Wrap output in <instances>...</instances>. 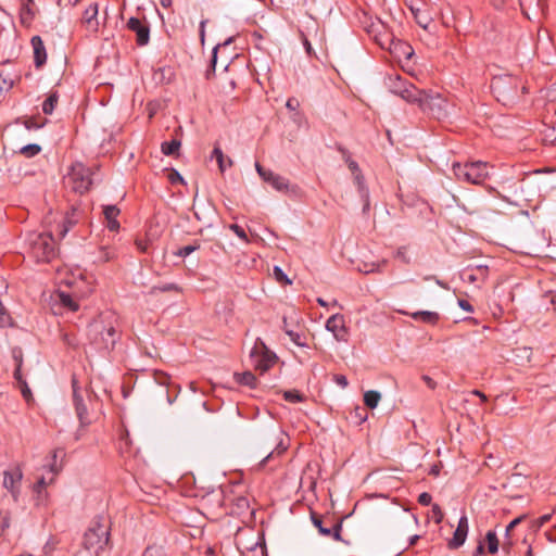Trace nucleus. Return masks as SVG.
Masks as SVG:
<instances>
[{"label": "nucleus", "mask_w": 556, "mask_h": 556, "mask_svg": "<svg viewBox=\"0 0 556 556\" xmlns=\"http://www.w3.org/2000/svg\"><path fill=\"white\" fill-rule=\"evenodd\" d=\"M386 85L392 93L408 103L417 104L422 112L435 118H441L446 113L447 102L441 94L420 90L400 75H390Z\"/></svg>", "instance_id": "nucleus-1"}, {"label": "nucleus", "mask_w": 556, "mask_h": 556, "mask_svg": "<svg viewBox=\"0 0 556 556\" xmlns=\"http://www.w3.org/2000/svg\"><path fill=\"white\" fill-rule=\"evenodd\" d=\"M110 544V527L106 526L101 518H97L91 522L83 539L85 549L99 556Z\"/></svg>", "instance_id": "nucleus-2"}, {"label": "nucleus", "mask_w": 556, "mask_h": 556, "mask_svg": "<svg viewBox=\"0 0 556 556\" xmlns=\"http://www.w3.org/2000/svg\"><path fill=\"white\" fill-rule=\"evenodd\" d=\"M489 164L482 161L454 163L453 173L460 182L482 185L489 177Z\"/></svg>", "instance_id": "nucleus-3"}, {"label": "nucleus", "mask_w": 556, "mask_h": 556, "mask_svg": "<svg viewBox=\"0 0 556 556\" xmlns=\"http://www.w3.org/2000/svg\"><path fill=\"white\" fill-rule=\"evenodd\" d=\"M364 30L375 40L382 49L391 50L394 38L387 25L378 17H372L366 12L361 17Z\"/></svg>", "instance_id": "nucleus-4"}, {"label": "nucleus", "mask_w": 556, "mask_h": 556, "mask_svg": "<svg viewBox=\"0 0 556 556\" xmlns=\"http://www.w3.org/2000/svg\"><path fill=\"white\" fill-rule=\"evenodd\" d=\"M519 78L511 75L496 76L491 81V89L496 99L504 105L518 98Z\"/></svg>", "instance_id": "nucleus-5"}, {"label": "nucleus", "mask_w": 556, "mask_h": 556, "mask_svg": "<svg viewBox=\"0 0 556 556\" xmlns=\"http://www.w3.org/2000/svg\"><path fill=\"white\" fill-rule=\"evenodd\" d=\"M31 255L37 262H50L56 254L53 237L50 233H34L29 238Z\"/></svg>", "instance_id": "nucleus-6"}, {"label": "nucleus", "mask_w": 556, "mask_h": 556, "mask_svg": "<svg viewBox=\"0 0 556 556\" xmlns=\"http://www.w3.org/2000/svg\"><path fill=\"white\" fill-rule=\"evenodd\" d=\"M67 185L80 194L87 192L92 184L91 170L83 163H75L66 177Z\"/></svg>", "instance_id": "nucleus-7"}, {"label": "nucleus", "mask_w": 556, "mask_h": 556, "mask_svg": "<svg viewBox=\"0 0 556 556\" xmlns=\"http://www.w3.org/2000/svg\"><path fill=\"white\" fill-rule=\"evenodd\" d=\"M255 369L261 372L267 371L276 363V355L267 350L263 342L255 344L251 352Z\"/></svg>", "instance_id": "nucleus-8"}, {"label": "nucleus", "mask_w": 556, "mask_h": 556, "mask_svg": "<svg viewBox=\"0 0 556 556\" xmlns=\"http://www.w3.org/2000/svg\"><path fill=\"white\" fill-rule=\"evenodd\" d=\"M22 479L23 472L18 466L3 471L2 485L12 494L14 501H17L18 498Z\"/></svg>", "instance_id": "nucleus-9"}, {"label": "nucleus", "mask_w": 556, "mask_h": 556, "mask_svg": "<svg viewBox=\"0 0 556 556\" xmlns=\"http://www.w3.org/2000/svg\"><path fill=\"white\" fill-rule=\"evenodd\" d=\"M313 525L318 529L319 533L324 536H331L336 541H341V522L330 521V526H326V520L319 515L312 513L311 515Z\"/></svg>", "instance_id": "nucleus-10"}, {"label": "nucleus", "mask_w": 556, "mask_h": 556, "mask_svg": "<svg viewBox=\"0 0 556 556\" xmlns=\"http://www.w3.org/2000/svg\"><path fill=\"white\" fill-rule=\"evenodd\" d=\"M255 168L262 179L277 191H287L289 189V181L285 177L269 169H265L260 163L255 164Z\"/></svg>", "instance_id": "nucleus-11"}, {"label": "nucleus", "mask_w": 556, "mask_h": 556, "mask_svg": "<svg viewBox=\"0 0 556 556\" xmlns=\"http://www.w3.org/2000/svg\"><path fill=\"white\" fill-rule=\"evenodd\" d=\"M326 329L332 332L333 337L338 341H348V329L345 327L344 316L341 314H334L330 316L326 321Z\"/></svg>", "instance_id": "nucleus-12"}, {"label": "nucleus", "mask_w": 556, "mask_h": 556, "mask_svg": "<svg viewBox=\"0 0 556 556\" xmlns=\"http://www.w3.org/2000/svg\"><path fill=\"white\" fill-rule=\"evenodd\" d=\"M127 27L136 34L138 46H146L149 42L150 28L147 23L138 17H130L127 22Z\"/></svg>", "instance_id": "nucleus-13"}, {"label": "nucleus", "mask_w": 556, "mask_h": 556, "mask_svg": "<svg viewBox=\"0 0 556 556\" xmlns=\"http://www.w3.org/2000/svg\"><path fill=\"white\" fill-rule=\"evenodd\" d=\"M73 386V402L76 409L77 417L80 421L81 426H87L90 424V419L88 418V410L84 399L79 392V388L77 386V380L75 378L72 379Z\"/></svg>", "instance_id": "nucleus-14"}, {"label": "nucleus", "mask_w": 556, "mask_h": 556, "mask_svg": "<svg viewBox=\"0 0 556 556\" xmlns=\"http://www.w3.org/2000/svg\"><path fill=\"white\" fill-rule=\"evenodd\" d=\"M98 12V3L93 2L83 13L81 24L88 33L94 34L99 29Z\"/></svg>", "instance_id": "nucleus-15"}, {"label": "nucleus", "mask_w": 556, "mask_h": 556, "mask_svg": "<svg viewBox=\"0 0 556 556\" xmlns=\"http://www.w3.org/2000/svg\"><path fill=\"white\" fill-rule=\"evenodd\" d=\"M468 529V518L466 515H463L458 520V525L453 534V538L448 542V547L452 549L460 547L466 541Z\"/></svg>", "instance_id": "nucleus-16"}, {"label": "nucleus", "mask_w": 556, "mask_h": 556, "mask_svg": "<svg viewBox=\"0 0 556 556\" xmlns=\"http://www.w3.org/2000/svg\"><path fill=\"white\" fill-rule=\"evenodd\" d=\"M34 52V63L36 67H41L47 62V51L40 36H34L30 39Z\"/></svg>", "instance_id": "nucleus-17"}, {"label": "nucleus", "mask_w": 556, "mask_h": 556, "mask_svg": "<svg viewBox=\"0 0 556 556\" xmlns=\"http://www.w3.org/2000/svg\"><path fill=\"white\" fill-rule=\"evenodd\" d=\"M412 14L414 15L417 24L427 29L433 21L432 14L429 12L426 4L422 7H410Z\"/></svg>", "instance_id": "nucleus-18"}, {"label": "nucleus", "mask_w": 556, "mask_h": 556, "mask_svg": "<svg viewBox=\"0 0 556 556\" xmlns=\"http://www.w3.org/2000/svg\"><path fill=\"white\" fill-rule=\"evenodd\" d=\"M519 4L523 15L529 20L543 12L544 9L543 0H519Z\"/></svg>", "instance_id": "nucleus-19"}, {"label": "nucleus", "mask_w": 556, "mask_h": 556, "mask_svg": "<svg viewBox=\"0 0 556 556\" xmlns=\"http://www.w3.org/2000/svg\"><path fill=\"white\" fill-rule=\"evenodd\" d=\"M119 213V208L115 205H105L103 207L106 226L111 231H117L119 229V223L117 220Z\"/></svg>", "instance_id": "nucleus-20"}, {"label": "nucleus", "mask_w": 556, "mask_h": 556, "mask_svg": "<svg viewBox=\"0 0 556 556\" xmlns=\"http://www.w3.org/2000/svg\"><path fill=\"white\" fill-rule=\"evenodd\" d=\"M282 434L281 431H278L277 435H275L273 440V445H275V448L270 451L266 457L262 459L260 463V466H264L269 459L279 456L281 453H283L287 450V446L282 444V441L280 440V435Z\"/></svg>", "instance_id": "nucleus-21"}, {"label": "nucleus", "mask_w": 556, "mask_h": 556, "mask_svg": "<svg viewBox=\"0 0 556 556\" xmlns=\"http://www.w3.org/2000/svg\"><path fill=\"white\" fill-rule=\"evenodd\" d=\"M212 157L216 159V162L218 164V168L222 173L226 170L227 167H230L232 165V161L230 157H226L219 148L218 144H216L212 152Z\"/></svg>", "instance_id": "nucleus-22"}, {"label": "nucleus", "mask_w": 556, "mask_h": 556, "mask_svg": "<svg viewBox=\"0 0 556 556\" xmlns=\"http://www.w3.org/2000/svg\"><path fill=\"white\" fill-rule=\"evenodd\" d=\"M412 318L415 320H421L426 324L434 325L439 320V314L430 311H419L413 313Z\"/></svg>", "instance_id": "nucleus-23"}, {"label": "nucleus", "mask_w": 556, "mask_h": 556, "mask_svg": "<svg viewBox=\"0 0 556 556\" xmlns=\"http://www.w3.org/2000/svg\"><path fill=\"white\" fill-rule=\"evenodd\" d=\"M233 378L237 383L247 386L250 388L256 387V377L251 371L236 372Z\"/></svg>", "instance_id": "nucleus-24"}, {"label": "nucleus", "mask_w": 556, "mask_h": 556, "mask_svg": "<svg viewBox=\"0 0 556 556\" xmlns=\"http://www.w3.org/2000/svg\"><path fill=\"white\" fill-rule=\"evenodd\" d=\"M102 340L104 343V346L106 349L113 348L116 339H117V332L113 326H109L101 331Z\"/></svg>", "instance_id": "nucleus-25"}, {"label": "nucleus", "mask_w": 556, "mask_h": 556, "mask_svg": "<svg viewBox=\"0 0 556 556\" xmlns=\"http://www.w3.org/2000/svg\"><path fill=\"white\" fill-rule=\"evenodd\" d=\"M7 290V285L4 280L0 277V294ZM12 318L8 311L4 308L2 303L0 302V327L10 326Z\"/></svg>", "instance_id": "nucleus-26"}, {"label": "nucleus", "mask_w": 556, "mask_h": 556, "mask_svg": "<svg viewBox=\"0 0 556 556\" xmlns=\"http://www.w3.org/2000/svg\"><path fill=\"white\" fill-rule=\"evenodd\" d=\"M21 367H22V361H20L17 366H16V369L14 371V377H15V379L17 380V382L20 384V388H21V391H22V394H23L24 399L25 400H29L30 396H31V392H30V389L28 388L26 381L23 380V378H22Z\"/></svg>", "instance_id": "nucleus-27"}, {"label": "nucleus", "mask_w": 556, "mask_h": 556, "mask_svg": "<svg viewBox=\"0 0 556 556\" xmlns=\"http://www.w3.org/2000/svg\"><path fill=\"white\" fill-rule=\"evenodd\" d=\"M59 102V94L56 91L50 92L48 98L42 103V111L45 114H52Z\"/></svg>", "instance_id": "nucleus-28"}, {"label": "nucleus", "mask_w": 556, "mask_h": 556, "mask_svg": "<svg viewBox=\"0 0 556 556\" xmlns=\"http://www.w3.org/2000/svg\"><path fill=\"white\" fill-rule=\"evenodd\" d=\"M58 296H59L60 303L64 307L68 308L72 312L78 311L79 304L77 301H75L73 299V296L71 294L65 293V292H60Z\"/></svg>", "instance_id": "nucleus-29"}, {"label": "nucleus", "mask_w": 556, "mask_h": 556, "mask_svg": "<svg viewBox=\"0 0 556 556\" xmlns=\"http://www.w3.org/2000/svg\"><path fill=\"white\" fill-rule=\"evenodd\" d=\"M381 394L378 391L369 390L364 394V403L367 407L374 409L378 406Z\"/></svg>", "instance_id": "nucleus-30"}, {"label": "nucleus", "mask_w": 556, "mask_h": 556, "mask_svg": "<svg viewBox=\"0 0 556 556\" xmlns=\"http://www.w3.org/2000/svg\"><path fill=\"white\" fill-rule=\"evenodd\" d=\"M53 481V478L50 479L49 482L46 481V479L42 477L40 478L34 485V491L38 494L37 496V501L38 502H41L46 498V488L49 483H51Z\"/></svg>", "instance_id": "nucleus-31"}, {"label": "nucleus", "mask_w": 556, "mask_h": 556, "mask_svg": "<svg viewBox=\"0 0 556 556\" xmlns=\"http://www.w3.org/2000/svg\"><path fill=\"white\" fill-rule=\"evenodd\" d=\"M181 142L179 140L165 141L161 146V150L165 155H173L178 152Z\"/></svg>", "instance_id": "nucleus-32"}, {"label": "nucleus", "mask_w": 556, "mask_h": 556, "mask_svg": "<svg viewBox=\"0 0 556 556\" xmlns=\"http://www.w3.org/2000/svg\"><path fill=\"white\" fill-rule=\"evenodd\" d=\"M485 540L488 543V551L491 554H495L498 551V539L494 531H488L485 535Z\"/></svg>", "instance_id": "nucleus-33"}, {"label": "nucleus", "mask_w": 556, "mask_h": 556, "mask_svg": "<svg viewBox=\"0 0 556 556\" xmlns=\"http://www.w3.org/2000/svg\"><path fill=\"white\" fill-rule=\"evenodd\" d=\"M41 151V148L40 146L36 144V143H31V144H27V146H24L22 149H21V153L27 157H31V156H35L37 155L39 152Z\"/></svg>", "instance_id": "nucleus-34"}, {"label": "nucleus", "mask_w": 556, "mask_h": 556, "mask_svg": "<svg viewBox=\"0 0 556 556\" xmlns=\"http://www.w3.org/2000/svg\"><path fill=\"white\" fill-rule=\"evenodd\" d=\"M13 87V80L0 72V97Z\"/></svg>", "instance_id": "nucleus-35"}, {"label": "nucleus", "mask_w": 556, "mask_h": 556, "mask_svg": "<svg viewBox=\"0 0 556 556\" xmlns=\"http://www.w3.org/2000/svg\"><path fill=\"white\" fill-rule=\"evenodd\" d=\"M151 239L149 238V236H147L146 238L141 239V238H137L135 240V244L137 247V249L141 252V253H147L149 251V248L151 247Z\"/></svg>", "instance_id": "nucleus-36"}, {"label": "nucleus", "mask_w": 556, "mask_h": 556, "mask_svg": "<svg viewBox=\"0 0 556 556\" xmlns=\"http://www.w3.org/2000/svg\"><path fill=\"white\" fill-rule=\"evenodd\" d=\"M273 271H274L275 279L278 282H280L282 285H291L292 283V281L287 277L285 271L279 266H275Z\"/></svg>", "instance_id": "nucleus-37"}, {"label": "nucleus", "mask_w": 556, "mask_h": 556, "mask_svg": "<svg viewBox=\"0 0 556 556\" xmlns=\"http://www.w3.org/2000/svg\"><path fill=\"white\" fill-rule=\"evenodd\" d=\"M407 247L403 245V247H400L396 252H395V257L399 258L401 262H403L404 264H409L410 263V257L408 256L407 254Z\"/></svg>", "instance_id": "nucleus-38"}, {"label": "nucleus", "mask_w": 556, "mask_h": 556, "mask_svg": "<svg viewBox=\"0 0 556 556\" xmlns=\"http://www.w3.org/2000/svg\"><path fill=\"white\" fill-rule=\"evenodd\" d=\"M431 513H432V518H433L434 522L438 525L441 523L444 518V514H443L441 507L438 504H433L432 508H431Z\"/></svg>", "instance_id": "nucleus-39"}, {"label": "nucleus", "mask_w": 556, "mask_h": 556, "mask_svg": "<svg viewBox=\"0 0 556 556\" xmlns=\"http://www.w3.org/2000/svg\"><path fill=\"white\" fill-rule=\"evenodd\" d=\"M285 399L292 403H298L303 401V395L298 391H286L283 394Z\"/></svg>", "instance_id": "nucleus-40"}, {"label": "nucleus", "mask_w": 556, "mask_h": 556, "mask_svg": "<svg viewBox=\"0 0 556 556\" xmlns=\"http://www.w3.org/2000/svg\"><path fill=\"white\" fill-rule=\"evenodd\" d=\"M199 248H200L199 244L185 245V247L180 248L176 254L180 257H186V256L190 255L191 253H193L194 251H197Z\"/></svg>", "instance_id": "nucleus-41"}, {"label": "nucleus", "mask_w": 556, "mask_h": 556, "mask_svg": "<svg viewBox=\"0 0 556 556\" xmlns=\"http://www.w3.org/2000/svg\"><path fill=\"white\" fill-rule=\"evenodd\" d=\"M229 229L231 231H233L241 240H243L244 242H249V239H248V236H247V232L244 231V229L242 227H240L239 225L237 224H231L229 226Z\"/></svg>", "instance_id": "nucleus-42"}, {"label": "nucleus", "mask_w": 556, "mask_h": 556, "mask_svg": "<svg viewBox=\"0 0 556 556\" xmlns=\"http://www.w3.org/2000/svg\"><path fill=\"white\" fill-rule=\"evenodd\" d=\"M116 257V253L112 250H109L106 248L101 249L100 252V261L103 263L110 262L111 260H114Z\"/></svg>", "instance_id": "nucleus-43"}, {"label": "nucleus", "mask_w": 556, "mask_h": 556, "mask_svg": "<svg viewBox=\"0 0 556 556\" xmlns=\"http://www.w3.org/2000/svg\"><path fill=\"white\" fill-rule=\"evenodd\" d=\"M286 333L289 336L292 342H294L299 346H305V342L301 340V336L298 332H294L292 330H286Z\"/></svg>", "instance_id": "nucleus-44"}, {"label": "nucleus", "mask_w": 556, "mask_h": 556, "mask_svg": "<svg viewBox=\"0 0 556 556\" xmlns=\"http://www.w3.org/2000/svg\"><path fill=\"white\" fill-rule=\"evenodd\" d=\"M153 291H160V292L176 291V292H178V291H180V289L175 283H166V285L161 286V287H154Z\"/></svg>", "instance_id": "nucleus-45"}, {"label": "nucleus", "mask_w": 556, "mask_h": 556, "mask_svg": "<svg viewBox=\"0 0 556 556\" xmlns=\"http://www.w3.org/2000/svg\"><path fill=\"white\" fill-rule=\"evenodd\" d=\"M9 515L0 510V535L4 532V530L9 527Z\"/></svg>", "instance_id": "nucleus-46"}, {"label": "nucleus", "mask_w": 556, "mask_h": 556, "mask_svg": "<svg viewBox=\"0 0 556 556\" xmlns=\"http://www.w3.org/2000/svg\"><path fill=\"white\" fill-rule=\"evenodd\" d=\"M168 180L170 181V184L185 182L181 175L175 169H172L170 173L168 174Z\"/></svg>", "instance_id": "nucleus-47"}, {"label": "nucleus", "mask_w": 556, "mask_h": 556, "mask_svg": "<svg viewBox=\"0 0 556 556\" xmlns=\"http://www.w3.org/2000/svg\"><path fill=\"white\" fill-rule=\"evenodd\" d=\"M431 501H432V497L429 493L427 492H424L421 494H419L418 496V503L422 506H428L431 504Z\"/></svg>", "instance_id": "nucleus-48"}, {"label": "nucleus", "mask_w": 556, "mask_h": 556, "mask_svg": "<svg viewBox=\"0 0 556 556\" xmlns=\"http://www.w3.org/2000/svg\"><path fill=\"white\" fill-rule=\"evenodd\" d=\"M333 380L341 388H345L349 384L346 377L343 375H334Z\"/></svg>", "instance_id": "nucleus-49"}, {"label": "nucleus", "mask_w": 556, "mask_h": 556, "mask_svg": "<svg viewBox=\"0 0 556 556\" xmlns=\"http://www.w3.org/2000/svg\"><path fill=\"white\" fill-rule=\"evenodd\" d=\"M349 168L356 175V179L359 181V167L355 161L348 160Z\"/></svg>", "instance_id": "nucleus-50"}, {"label": "nucleus", "mask_w": 556, "mask_h": 556, "mask_svg": "<svg viewBox=\"0 0 556 556\" xmlns=\"http://www.w3.org/2000/svg\"><path fill=\"white\" fill-rule=\"evenodd\" d=\"M555 135V129H551L549 134H545L544 138H543V141L545 143H552V144H556V136Z\"/></svg>", "instance_id": "nucleus-51"}, {"label": "nucleus", "mask_w": 556, "mask_h": 556, "mask_svg": "<svg viewBox=\"0 0 556 556\" xmlns=\"http://www.w3.org/2000/svg\"><path fill=\"white\" fill-rule=\"evenodd\" d=\"M458 305H459V307L462 309H464V311H466L468 313L473 312L472 305L468 301H466V300H462V299L458 300Z\"/></svg>", "instance_id": "nucleus-52"}, {"label": "nucleus", "mask_w": 556, "mask_h": 556, "mask_svg": "<svg viewBox=\"0 0 556 556\" xmlns=\"http://www.w3.org/2000/svg\"><path fill=\"white\" fill-rule=\"evenodd\" d=\"M522 518H523V517H522V516H520V517H517V518H515L514 520H511V521L508 523V526L506 527V534H509V532H510L511 530H514V529H515V527L521 522Z\"/></svg>", "instance_id": "nucleus-53"}, {"label": "nucleus", "mask_w": 556, "mask_h": 556, "mask_svg": "<svg viewBox=\"0 0 556 556\" xmlns=\"http://www.w3.org/2000/svg\"><path fill=\"white\" fill-rule=\"evenodd\" d=\"M422 380L427 384L428 388H430L431 390L435 389L437 382L431 377L425 375V376H422Z\"/></svg>", "instance_id": "nucleus-54"}, {"label": "nucleus", "mask_w": 556, "mask_h": 556, "mask_svg": "<svg viewBox=\"0 0 556 556\" xmlns=\"http://www.w3.org/2000/svg\"><path fill=\"white\" fill-rule=\"evenodd\" d=\"M301 38H302V41H303V45L305 47L306 52L308 54H312L313 48H312V45H311L309 40L307 39V37L303 33H301Z\"/></svg>", "instance_id": "nucleus-55"}, {"label": "nucleus", "mask_w": 556, "mask_h": 556, "mask_svg": "<svg viewBox=\"0 0 556 556\" xmlns=\"http://www.w3.org/2000/svg\"><path fill=\"white\" fill-rule=\"evenodd\" d=\"M205 24H206L205 20L201 21V23H200V39H201L202 43L204 42V38H205Z\"/></svg>", "instance_id": "nucleus-56"}, {"label": "nucleus", "mask_w": 556, "mask_h": 556, "mask_svg": "<svg viewBox=\"0 0 556 556\" xmlns=\"http://www.w3.org/2000/svg\"><path fill=\"white\" fill-rule=\"evenodd\" d=\"M548 97L552 101H556V83L551 87L548 91Z\"/></svg>", "instance_id": "nucleus-57"}, {"label": "nucleus", "mask_w": 556, "mask_h": 556, "mask_svg": "<svg viewBox=\"0 0 556 556\" xmlns=\"http://www.w3.org/2000/svg\"><path fill=\"white\" fill-rule=\"evenodd\" d=\"M551 517H552L551 514L541 516L539 519L540 525H545L546 522H548L551 520Z\"/></svg>", "instance_id": "nucleus-58"}, {"label": "nucleus", "mask_w": 556, "mask_h": 556, "mask_svg": "<svg viewBox=\"0 0 556 556\" xmlns=\"http://www.w3.org/2000/svg\"><path fill=\"white\" fill-rule=\"evenodd\" d=\"M471 393L473 395L480 397L481 401H483V402H485L488 400L486 395L484 393H482L481 391H479V390H473Z\"/></svg>", "instance_id": "nucleus-59"}, {"label": "nucleus", "mask_w": 556, "mask_h": 556, "mask_svg": "<svg viewBox=\"0 0 556 556\" xmlns=\"http://www.w3.org/2000/svg\"><path fill=\"white\" fill-rule=\"evenodd\" d=\"M295 104H298L296 100L294 99H289L287 101V108L290 109V110H295Z\"/></svg>", "instance_id": "nucleus-60"}, {"label": "nucleus", "mask_w": 556, "mask_h": 556, "mask_svg": "<svg viewBox=\"0 0 556 556\" xmlns=\"http://www.w3.org/2000/svg\"><path fill=\"white\" fill-rule=\"evenodd\" d=\"M358 410H359V407H356L355 414L358 417V424H362L367 419V415L362 416V415H359Z\"/></svg>", "instance_id": "nucleus-61"}, {"label": "nucleus", "mask_w": 556, "mask_h": 556, "mask_svg": "<svg viewBox=\"0 0 556 556\" xmlns=\"http://www.w3.org/2000/svg\"><path fill=\"white\" fill-rule=\"evenodd\" d=\"M160 3L163 8H169L172 5V0H160Z\"/></svg>", "instance_id": "nucleus-62"}, {"label": "nucleus", "mask_w": 556, "mask_h": 556, "mask_svg": "<svg viewBox=\"0 0 556 556\" xmlns=\"http://www.w3.org/2000/svg\"><path fill=\"white\" fill-rule=\"evenodd\" d=\"M142 556H153L152 555V548L151 547L146 548V551L143 552Z\"/></svg>", "instance_id": "nucleus-63"}, {"label": "nucleus", "mask_w": 556, "mask_h": 556, "mask_svg": "<svg viewBox=\"0 0 556 556\" xmlns=\"http://www.w3.org/2000/svg\"><path fill=\"white\" fill-rule=\"evenodd\" d=\"M317 303H318L320 306H324V307H326V306L328 305V304H327V302H326L324 299H321V298H318V299H317Z\"/></svg>", "instance_id": "nucleus-64"}]
</instances>
